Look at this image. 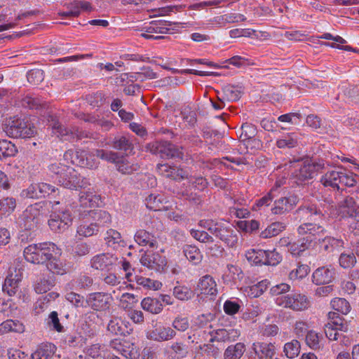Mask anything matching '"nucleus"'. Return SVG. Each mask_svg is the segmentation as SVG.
<instances>
[{
    "mask_svg": "<svg viewBox=\"0 0 359 359\" xmlns=\"http://www.w3.org/2000/svg\"><path fill=\"white\" fill-rule=\"evenodd\" d=\"M96 153L98 158L115 163L116 169L122 174L130 175L140 168L137 163H131L123 156H120L116 152L97 149Z\"/></svg>",
    "mask_w": 359,
    "mask_h": 359,
    "instance_id": "nucleus-7",
    "label": "nucleus"
},
{
    "mask_svg": "<svg viewBox=\"0 0 359 359\" xmlns=\"http://www.w3.org/2000/svg\"><path fill=\"white\" fill-rule=\"evenodd\" d=\"M310 271V267L307 264H299L295 270H292L289 278L291 280L302 279L306 277Z\"/></svg>",
    "mask_w": 359,
    "mask_h": 359,
    "instance_id": "nucleus-57",
    "label": "nucleus"
},
{
    "mask_svg": "<svg viewBox=\"0 0 359 359\" xmlns=\"http://www.w3.org/2000/svg\"><path fill=\"white\" fill-rule=\"evenodd\" d=\"M201 227L207 229L216 238L220 240L230 248H233L238 243L237 231L223 222L212 219L201 220L199 222Z\"/></svg>",
    "mask_w": 359,
    "mask_h": 359,
    "instance_id": "nucleus-1",
    "label": "nucleus"
},
{
    "mask_svg": "<svg viewBox=\"0 0 359 359\" xmlns=\"http://www.w3.org/2000/svg\"><path fill=\"white\" fill-rule=\"evenodd\" d=\"M190 233L193 238L201 243H214V238L205 231L191 229Z\"/></svg>",
    "mask_w": 359,
    "mask_h": 359,
    "instance_id": "nucleus-61",
    "label": "nucleus"
},
{
    "mask_svg": "<svg viewBox=\"0 0 359 359\" xmlns=\"http://www.w3.org/2000/svg\"><path fill=\"white\" fill-rule=\"evenodd\" d=\"M16 277L17 275L13 273L8 275L2 287L4 292L7 293L10 297L14 296L18 291L20 280Z\"/></svg>",
    "mask_w": 359,
    "mask_h": 359,
    "instance_id": "nucleus-34",
    "label": "nucleus"
},
{
    "mask_svg": "<svg viewBox=\"0 0 359 359\" xmlns=\"http://www.w3.org/2000/svg\"><path fill=\"white\" fill-rule=\"evenodd\" d=\"M173 295L181 301H187L194 296V292L187 286L177 285L173 288Z\"/></svg>",
    "mask_w": 359,
    "mask_h": 359,
    "instance_id": "nucleus-49",
    "label": "nucleus"
},
{
    "mask_svg": "<svg viewBox=\"0 0 359 359\" xmlns=\"http://www.w3.org/2000/svg\"><path fill=\"white\" fill-rule=\"evenodd\" d=\"M112 300L113 297L110 294L96 292L88 295L86 302L94 311H106L110 309Z\"/></svg>",
    "mask_w": 359,
    "mask_h": 359,
    "instance_id": "nucleus-10",
    "label": "nucleus"
},
{
    "mask_svg": "<svg viewBox=\"0 0 359 359\" xmlns=\"http://www.w3.org/2000/svg\"><path fill=\"white\" fill-rule=\"evenodd\" d=\"M145 149L152 154H159L162 158L183 160L184 148L174 144L171 142L158 140L148 143Z\"/></svg>",
    "mask_w": 359,
    "mask_h": 359,
    "instance_id": "nucleus-5",
    "label": "nucleus"
},
{
    "mask_svg": "<svg viewBox=\"0 0 359 359\" xmlns=\"http://www.w3.org/2000/svg\"><path fill=\"white\" fill-rule=\"evenodd\" d=\"M48 170L51 177L60 186H72L64 178L67 174L74 173V168L62 163H54L49 165Z\"/></svg>",
    "mask_w": 359,
    "mask_h": 359,
    "instance_id": "nucleus-12",
    "label": "nucleus"
},
{
    "mask_svg": "<svg viewBox=\"0 0 359 359\" xmlns=\"http://www.w3.org/2000/svg\"><path fill=\"white\" fill-rule=\"evenodd\" d=\"M332 308L343 315H347L351 310L350 303L344 298L335 297L331 300Z\"/></svg>",
    "mask_w": 359,
    "mask_h": 359,
    "instance_id": "nucleus-42",
    "label": "nucleus"
},
{
    "mask_svg": "<svg viewBox=\"0 0 359 359\" xmlns=\"http://www.w3.org/2000/svg\"><path fill=\"white\" fill-rule=\"evenodd\" d=\"M252 348L259 359H271L275 354V346L271 343H254Z\"/></svg>",
    "mask_w": 359,
    "mask_h": 359,
    "instance_id": "nucleus-26",
    "label": "nucleus"
},
{
    "mask_svg": "<svg viewBox=\"0 0 359 359\" xmlns=\"http://www.w3.org/2000/svg\"><path fill=\"white\" fill-rule=\"evenodd\" d=\"M104 239L108 246L114 249L126 245V242L122 239L121 233L112 229L107 231V236Z\"/></svg>",
    "mask_w": 359,
    "mask_h": 359,
    "instance_id": "nucleus-38",
    "label": "nucleus"
},
{
    "mask_svg": "<svg viewBox=\"0 0 359 359\" xmlns=\"http://www.w3.org/2000/svg\"><path fill=\"white\" fill-rule=\"evenodd\" d=\"M357 262L354 252L341 253L339 257V263L343 269H349L353 267Z\"/></svg>",
    "mask_w": 359,
    "mask_h": 359,
    "instance_id": "nucleus-53",
    "label": "nucleus"
},
{
    "mask_svg": "<svg viewBox=\"0 0 359 359\" xmlns=\"http://www.w3.org/2000/svg\"><path fill=\"white\" fill-rule=\"evenodd\" d=\"M189 172L187 170L184 169L176 165H172V169L170 170V174L167 178L172 180L180 182L183 180L188 179Z\"/></svg>",
    "mask_w": 359,
    "mask_h": 359,
    "instance_id": "nucleus-52",
    "label": "nucleus"
},
{
    "mask_svg": "<svg viewBox=\"0 0 359 359\" xmlns=\"http://www.w3.org/2000/svg\"><path fill=\"white\" fill-rule=\"evenodd\" d=\"M183 252L187 259L194 265L198 264L202 261L203 256L199 249L195 245H184Z\"/></svg>",
    "mask_w": 359,
    "mask_h": 359,
    "instance_id": "nucleus-37",
    "label": "nucleus"
},
{
    "mask_svg": "<svg viewBox=\"0 0 359 359\" xmlns=\"http://www.w3.org/2000/svg\"><path fill=\"white\" fill-rule=\"evenodd\" d=\"M130 339H114L110 341V346L126 358L132 357L134 343Z\"/></svg>",
    "mask_w": 359,
    "mask_h": 359,
    "instance_id": "nucleus-24",
    "label": "nucleus"
},
{
    "mask_svg": "<svg viewBox=\"0 0 359 359\" xmlns=\"http://www.w3.org/2000/svg\"><path fill=\"white\" fill-rule=\"evenodd\" d=\"M44 203L39 202L29 205L24 212L25 227L32 229L39 222V217L42 214Z\"/></svg>",
    "mask_w": 359,
    "mask_h": 359,
    "instance_id": "nucleus-13",
    "label": "nucleus"
},
{
    "mask_svg": "<svg viewBox=\"0 0 359 359\" xmlns=\"http://www.w3.org/2000/svg\"><path fill=\"white\" fill-rule=\"evenodd\" d=\"M55 133L57 134L58 136H60L63 141H68L70 142H74L77 141L76 139V132L75 130L74 131L65 128L58 121L53 122V124H50Z\"/></svg>",
    "mask_w": 359,
    "mask_h": 359,
    "instance_id": "nucleus-32",
    "label": "nucleus"
},
{
    "mask_svg": "<svg viewBox=\"0 0 359 359\" xmlns=\"http://www.w3.org/2000/svg\"><path fill=\"white\" fill-rule=\"evenodd\" d=\"M47 269L53 273L57 275H64L67 273V269L66 265L61 260L52 255V258L47 262Z\"/></svg>",
    "mask_w": 359,
    "mask_h": 359,
    "instance_id": "nucleus-41",
    "label": "nucleus"
},
{
    "mask_svg": "<svg viewBox=\"0 0 359 359\" xmlns=\"http://www.w3.org/2000/svg\"><path fill=\"white\" fill-rule=\"evenodd\" d=\"M301 346L299 341L293 339L284 346V353L288 358H294L300 353Z\"/></svg>",
    "mask_w": 359,
    "mask_h": 359,
    "instance_id": "nucleus-47",
    "label": "nucleus"
},
{
    "mask_svg": "<svg viewBox=\"0 0 359 359\" xmlns=\"http://www.w3.org/2000/svg\"><path fill=\"white\" fill-rule=\"evenodd\" d=\"M140 262L143 266L156 271H161L166 265L165 257L157 252H146L141 257Z\"/></svg>",
    "mask_w": 359,
    "mask_h": 359,
    "instance_id": "nucleus-15",
    "label": "nucleus"
},
{
    "mask_svg": "<svg viewBox=\"0 0 359 359\" xmlns=\"http://www.w3.org/2000/svg\"><path fill=\"white\" fill-rule=\"evenodd\" d=\"M96 151L95 154L88 152L84 150L74 151L73 150H68L64 154L65 160H71L72 164H76L82 168H93L97 167V163L95 159L97 156Z\"/></svg>",
    "mask_w": 359,
    "mask_h": 359,
    "instance_id": "nucleus-8",
    "label": "nucleus"
},
{
    "mask_svg": "<svg viewBox=\"0 0 359 359\" xmlns=\"http://www.w3.org/2000/svg\"><path fill=\"white\" fill-rule=\"evenodd\" d=\"M241 130L242 132L239 137L240 142H245L247 140L254 138L257 135V128L252 123H243Z\"/></svg>",
    "mask_w": 359,
    "mask_h": 359,
    "instance_id": "nucleus-46",
    "label": "nucleus"
},
{
    "mask_svg": "<svg viewBox=\"0 0 359 359\" xmlns=\"http://www.w3.org/2000/svg\"><path fill=\"white\" fill-rule=\"evenodd\" d=\"M276 303L279 306L290 308L294 311H303L309 305L306 296L300 293H292L278 297Z\"/></svg>",
    "mask_w": 359,
    "mask_h": 359,
    "instance_id": "nucleus-9",
    "label": "nucleus"
},
{
    "mask_svg": "<svg viewBox=\"0 0 359 359\" xmlns=\"http://www.w3.org/2000/svg\"><path fill=\"white\" fill-rule=\"evenodd\" d=\"M64 178H66L71 184H72V186H62L67 189H77L79 188H86L89 184L87 180L78 174L74 169V173L71 172L69 175H65Z\"/></svg>",
    "mask_w": 359,
    "mask_h": 359,
    "instance_id": "nucleus-31",
    "label": "nucleus"
},
{
    "mask_svg": "<svg viewBox=\"0 0 359 359\" xmlns=\"http://www.w3.org/2000/svg\"><path fill=\"white\" fill-rule=\"evenodd\" d=\"M134 238L140 245H148L151 248L157 247L158 243L155 236L144 229L138 230Z\"/></svg>",
    "mask_w": 359,
    "mask_h": 359,
    "instance_id": "nucleus-29",
    "label": "nucleus"
},
{
    "mask_svg": "<svg viewBox=\"0 0 359 359\" xmlns=\"http://www.w3.org/2000/svg\"><path fill=\"white\" fill-rule=\"evenodd\" d=\"M88 103L93 107H100L104 102V96L101 92H96L86 95Z\"/></svg>",
    "mask_w": 359,
    "mask_h": 359,
    "instance_id": "nucleus-58",
    "label": "nucleus"
},
{
    "mask_svg": "<svg viewBox=\"0 0 359 359\" xmlns=\"http://www.w3.org/2000/svg\"><path fill=\"white\" fill-rule=\"evenodd\" d=\"M22 104L25 107L36 110L43 109L48 107L46 102L41 100L39 97H32L29 96H26L22 99Z\"/></svg>",
    "mask_w": 359,
    "mask_h": 359,
    "instance_id": "nucleus-44",
    "label": "nucleus"
},
{
    "mask_svg": "<svg viewBox=\"0 0 359 359\" xmlns=\"http://www.w3.org/2000/svg\"><path fill=\"white\" fill-rule=\"evenodd\" d=\"M297 165L294 167L291 177L297 184H302L313 179L319 172L326 169L329 164L323 159H310L304 161H297Z\"/></svg>",
    "mask_w": 359,
    "mask_h": 359,
    "instance_id": "nucleus-2",
    "label": "nucleus"
},
{
    "mask_svg": "<svg viewBox=\"0 0 359 359\" xmlns=\"http://www.w3.org/2000/svg\"><path fill=\"white\" fill-rule=\"evenodd\" d=\"M55 350L52 344H41L31 355V359H54Z\"/></svg>",
    "mask_w": 359,
    "mask_h": 359,
    "instance_id": "nucleus-28",
    "label": "nucleus"
},
{
    "mask_svg": "<svg viewBox=\"0 0 359 359\" xmlns=\"http://www.w3.org/2000/svg\"><path fill=\"white\" fill-rule=\"evenodd\" d=\"M196 290L206 295H216L217 293V284L212 277L205 275L199 280Z\"/></svg>",
    "mask_w": 359,
    "mask_h": 359,
    "instance_id": "nucleus-23",
    "label": "nucleus"
},
{
    "mask_svg": "<svg viewBox=\"0 0 359 359\" xmlns=\"http://www.w3.org/2000/svg\"><path fill=\"white\" fill-rule=\"evenodd\" d=\"M64 178H66L71 184H72V186H62L67 189H77L79 188H86L89 184L87 180L78 174L74 169V173L71 172L69 175H65Z\"/></svg>",
    "mask_w": 359,
    "mask_h": 359,
    "instance_id": "nucleus-30",
    "label": "nucleus"
},
{
    "mask_svg": "<svg viewBox=\"0 0 359 359\" xmlns=\"http://www.w3.org/2000/svg\"><path fill=\"white\" fill-rule=\"evenodd\" d=\"M299 198L295 195L287 197H280L273 203L271 212L274 215H285L290 212L297 204Z\"/></svg>",
    "mask_w": 359,
    "mask_h": 359,
    "instance_id": "nucleus-14",
    "label": "nucleus"
},
{
    "mask_svg": "<svg viewBox=\"0 0 359 359\" xmlns=\"http://www.w3.org/2000/svg\"><path fill=\"white\" fill-rule=\"evenodd\" d=\"M245 351L243 343L238 342L235 345L229 346L224 353V359H240Z\"/></svg>",
    "mask_w": 359,
    "mask_h": 359,
    "instance_id": "nucleus-36",
    "label": "nucleus"
},
{
    "mask_svg": "<svg viewBox=\"0 0 359 359\" xmlns=\"http://www.w3.org/2000/svg\"><path fill=\"white\" fill-rule=\"evenodd\" d=\"M264 254H266L265 250H260L256 251L255 250H252L247 252L245 257L248 261L253 262L255 264H264Z\"/></svg>",
    "mask_w": 359,
    "mask_h": 359,
    "instance_id": "nucleus-59",
    "label": "nucleus"
},
{
    "mask_svg": "<svg viewBox=\"0 0 359 359\" xmlns=\"http://www.w3.org/2000/svg\"><path fill=\"white\" fill-rule=\"evenodd\" d=\"M297 231L299 235H305L309 234L308 236H311L313 238L315 236H319L320 233H324L325 232V229L320 225L315 224V222H306L301 224Z\"/></svg>",
    "mask_w": 359,
    "mask_h": 359,
    "instance_id": "nucleus-27",
    "label": "nucleus"
},
{
    "mask_svg": "<svg viewBox=\"0 0 359 359\" xmlns=\"http://www.w3.org/2000/svg\"><path fill=\"white\" fill-rule=\"evenodd\" d=\"M222 91L226 99L231 102L238 100L243 93L241 90H239L231 85H226L224 86L222 88Z\"/></svg>",
    "mask_w": 359,
    "mask_h": 359,
    "instance_id": "nucleus-51",
    "label": "nucleus"
},
{
    "mask_svg": "<svg viewBox=\"0 0 359 359\" xmlns=\"http://www.w3.org/2000/svg\"><path fill=\"white\" fill-rule=\"evenodd\" d=\"M107 330L112 334L123 337L130 336L133 332V329L128 328L127 323L119 318H114L109 320L107 325Z\"/></svg>",
    "mask_w": 359,
    "mask_h": 359,
    "instance_id": "nucleus-22",
    "label": "nucleus"
},
{
    "mask_svg": "<svg viewBox=\"0 0 359 359\" xmlns=\"http://www.w3.org/2000/svg\"><path fill=\"white\" fill-rule=\"evenodd\" d=\"M97 226L93 222L90 224H82L77 227L76 232L82 237H90L96 235L99 232Z\"/></svg>",
    "mask_w": 359,
    "mask_h": 359,
    "instance_id": "nucleus-48",
    "label": "nucleus"
},
{
    "mask_svg": "<svg viewBox=\"0 0 359 359\" xmlns=\"http://www.w3.org/2000/svg\"><path fill=\"white\" fill-rule=\"evenodd\" d=\"M285 224L283 222H276L269 225L260 233V237L263 238H269L278 235L280 232L285 229Z\"/></svg>",
    "mask_w": 359,
    "mask_h": 359,
    "instance_id": "nucleus-40",
    "label": "nucleus"
},
{
    "mask_svg": "<svg viewBox=\"0 0 359 359\" xmlns=\"http://www.w3.org/2000/svg\"><path fill=\"white\" fill-rule=\"evenodd\" d=\"M327 324L334 330L343 332H347L349 330L348 321L341 317L339 313L330 311L327 314Z\"/></svg>",
    "mask_w": 359,
    "mask_h": 359,
    "instance_id": "nucleus-25",
    "label": "nucleus"
},
{
    "mask_svg": "<svg viewBox=\"0 0 359 359\" xmlns=\"http://www.w3.org/2000/svg\"><path fill=\"white\" fill-rule=\"evenodd\" d=\"M145 201L147 208L154 211L161 210L163 207L162 197L158 195L150 194L146 198Z\"/></svg>",
    "mask_w": 359,
    "mask_h": 359,
    "instance_id": "nucleus-50",
    "label": "nucleus"
},
{
    "mask_svg": "<svg viewBox=\"0 0 359 359\" xmlns=\"http://www.w3.org/2000/svg\"><path fill=\"white\" fill-rule=\"evenodd\" d=\"M355 196H348L345 197L339 205L341 207L347 208L348 209L347 214L350 217L354 218L359 221V189H358Z\"/></svg>",
    "mask_w": 359,
    "mask_h": 359,
    "instance_id": "nucleus-19",
    "label": "nucleus"
},
{
    "mask_svg": "<svg viewBox=\"0 0 359 359\" xmlns=\"http://www.w3.org/2000/svg\"><path fill=\"white\" fill-rule=\"evenodd\" d=\"M298 140L294 133L287 134L276 141V146L280 148H294L297 146Z\"/></svg>",
    "mask_w": 359,
    "mask_h": 359,
    "instance_id": "nucleus-45",
    "label": "nucleus"
},
{
    "mask_svg": "<svg viewBox=\"0 0 359 359\" xmlns=\"http://www.w3.org/2000/svg\"><path fill=\"white\" fill-rule=\"evenodd\" d=\"M265 252L264 264L276 266L282 261V255L276 249L273 250H265Z\"/></svg>",
    "mask_w": 359,
    "mask_h": 359,
    "instance_id": "nucleus-54",
    "label": "nucleus"
},
{
    "mask_svg": "<svg viewBox=\"0 0 359 359\" xmlns=\"http://www.w3.org/2000/svg\"><path fill=\"white\" fill-rule=\"evenodd\" d=\"M318 244L323 252L330 255L343 248L344 242L341 238L325 236L322 239H318Z\"/></svg>",
    "mask_w": 359,
    "mask_h": 359,
    "instance_id": "nucleus-21",
    "label": "nucleus"
},
{
    "mask_svg": "<svg viewBox=\"0 0 359 359\" xmlns=\"http://www.w3.org/2000/svg\"><path fill=\"white\" fill-rule=\"evenodd\" d=\"M176 332L170 327L159 326L147 332V337L156 341H165L173 339Z\"/></svg>",
    "mask_w": 359,
    "mask_h": 359,
    "instance_id": "nucleus-18",
    "label": "nucleus"
},
{
    "mask_svg": "<svg viewBox=\"0 0 359 359\" xmlns=\"http://www.w3.org/2000/svg\"><path fill=\"white\" fill-rule=\"evenodd\" d=\"M50 216L62 222L64 220V222H65V224L67 226H70L72 225L73 217L69 210L65 209L58 210V212H53Z\"/></svg>",
    "mask_w": 359,
    "mask_h": 359,
    "instance_id": "nucleus-55",
    "label": "nucleus"
},
{
    "mask_svg": "<svg viewBox=\"0 0 359 359\" xmlns=\"http://www.w3.org/2000/svg\"><path fill=\"white\" fill-rule=\"evenodd\" d=\"M108 144L114 149L118 151L121 154L128 156L132 153L134 145L130 137L126 135H116L111 138Z\"/></svg>",
    "mask_w": 359,
    "mask_h": 359,
    "instance_id": "nucleus-17",
    "label": "nucleus"
},
{
    "mask_svg": "<svg viewBox=\"0 0 359 359\" xmlns=\"http://www.w3.org/2000/svg\"><path fill=\"white\" fill-rule=\"evenodd\" d=\"M90 215L94 220L93 223L97 226L99 229L105 224H109L111 221L110 214L104 210H97L93 211Z\"/></svg>",
    "mask_w": 359,
    "mask_h": 359,
    "instance_id": "nucleus-43",
    "label": "nucleus"
},
{
    "mask_svg": "<svg viewBox=\"0 0 359 359\" xmlns=\"http://www.w3.org/2000/svg\"><path fill=\"white\" fill-rule=\"evenodd\" d=\"M56 250V245L53 243L31 244L25 248L24 257L29 262L43 264L52 258Z\"/></svg>",
    "mask_w": 359,
    "mask_h": 359,
    "instance_id": "nucleus-4",
    "label": "nucleus"
},
{
    "mask_svg": "<svg viewBox=\"0 0 359 359\" xmlns=\"http://www.w3.org/2000/svg\"><path fill=\"white\" fill-rule=\"evenodd\" d=\"M65 341L70 347H81L83 344V337L76 333L67 334L65 337Z\"/></svg>",
    "mask_w": 359,
    "mask_h": 359,
    "instance_id": "nucleus-62",
    "label": "nucleus"
},
{
    "mask_svg": "<svg viewBox=\"0 0 359 359\" xmlns=\"http://www.w3.org/2000/svg\"><path fill=\"white\" fill-rule=\"evenodd\" d=\"M359 177L353 172L342 168H337L331 171H327L320 179V182L324 187H331L339 189V184L346 187H353L358 183Z\"/></svg>",
    "mask_w": 359,
    "mask_h": 359,
    "instance_id": "nucleus-3",
    "label": "nucleus"
},
{
    "mask_svg": "<svg viewBox=\"0 0 359 359\" xmlns=\"http://www.w3.org/2000/svg\"><path fill=\"white\" fill-rule=\"evenodd\" d=\"M27 81L33 85H39L44 79V72L41 69H32L27 72Z\"/></svg>",
    "mask_w": 359,
    "mask_h": 359,
    "instance_id": "nucleus-56",
    "label": "nucleus"
},
{
    "mask_svg": "<svg viewBox=\"0 0 359 359\" xmlns=\"http://www.w3.org/2000/svg\"><path fill=\"white\" fill-rule=\"evenodd\" d=\"M295 215L302 224L316 222L322 219L324 217L321 209L315 204L299 207L296 210Z\"/></svg>",
    "mask_w": 359,
    "mask_h": 359,
    "instance_id": "nucleus-11",
    "label": "nucleus"
},
{
    "mask_svg": "<svg viewBox=\"0 0 359 359\" xmlns=\"http://www.w3.org/2000/svg\"><path fill=\"white\" fill-rule=\"evenodd\" d=\"M15 206L16 201L13 198L7 197L0 200V212L4 214L13 212Z\"/></svg>",
    "mask_w": 359,
    "mask_h": 359,
    "instance_id": "nucleus-64",
    "label": "nucleus"
},
{
    "mask_svg": "<svg viewBox=\"0 0 359 359\" xmlns=\"http://www.w3.org/2000/svg\"><path fill=\"white\" fill-rule=\"evenodd\" d=\"M96 196L90 192H81L79 201L83 207H94L95 203Z\"/></svg>",
    "mask_w": 359,
    "mask_h": 359,
    "instance_id": "nucleus-63",
    "label": "nucleus"
},
{
    "mask_svg": "<svg viewBox=\"0 0 359 359\" xmlns=\"http://www.w3.org/2000/svg\"><path fill=\"white\" fill-rule=\"evenodd\" d=\"M3 130L12 138H29L36 133L35 127L21 118H10L3 125Z\"/></svg>",
    "mask_w": 359,
    "mask_h": 359,
    "instance_id": "nucleus-6",
    "label": "nucleus"
},
{
    "mask_svg": "<svg viewBox=\"0 0 359 359\" xmlns=\"http://www.w3.org/2000/svg\"><path fill=\"white\" fill-rule=\"evenodd\" d=\"M117 257L109 253H103L94 256L90 262L92 268L100 271H110L116 264Z\"/></svg>",
    "mask_w": 359,
    "mask_h": 359,
    "instance_id": "nucleus-16",
    "label": "nucleus"
},
{
    "mask_svg": "<svg viewBox=\"0 0 359 359\" xmlns=\"http://www.w3.org/2000/svg\"><path fill=\"white\" fill-rule=\"evenodd\" d=\"M47 324L49 327L58 332H63L64 330V327L60 323L58 314L56 311H52L49 314Z\"/></svg>",
    "mask_w": 359,
    "mask_h": 359,
    "instance_id": "nucleus-60",
    "label": "nucleus"
},
{
    "mask_svg": "<svg viewBox=\"0 0 359 359\" xmlns=\"http://www.w3.org/2000/svg\"><path fill=\"white\" fill-rule=\"evenodd\" d=\"M335 271L327 266H321L314 271L312 281L317 285H327L334 278Z\"/></svg>",
    "mask_w": 359,
    "mask_h": 359,
    "instance_id": "nucleus-20",
    "label": "nucleus"
},
{
    "mask_svg": "<svg viewBox=\"0 0 359 359\" xmlns=\"http://www.w3.org/2000/svg\"><path fill=\"white\" fill-rule=\"evenodd\" d=\"M141 305L144 311L153 314L160 313L163 310V304L158 298L145 297L142 299Z\"/></svg>",
    "mask_w": 359,
    "mask_h": 359,
    "instance_id": "nucleus-33",
    "label": "nucleus"
},
{
    "mask_svg": "<svg viewBox=\"0 0 359 359\" xmlns=\"http://www.w3.org/2000/svg\"><path fill=\"white\" fill-rule=\"evenodd\" d=\"M16 146L11 141L0 140V160L13 157L18 154Z\"/></svg>",
    "mask_w": 359,
    "mask_h": 359,
    "instance_id": "nucleus-39",
    "label": "nucleus"
},
{
    "mask_svg": "<svg viewBox=\"0 0 359 359\" xmlns=\"http://www.w3.org/2000/svg\"><path fill=\"white\" fill-rule=\"evenodd\" d=\"M172 24L176 25L177 23H172L167 20L152 21L149 26L145 27V32L147 33L166 34L170 30L168 26H171Z\"/></svg>",
    "mask_w": 359,
    "mask_h": 359,
    "instance_id": "nucleus-35",
    "label": "nucleus"
}]
</instances>
